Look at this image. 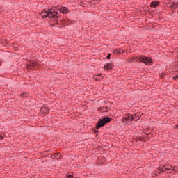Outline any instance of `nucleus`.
<instances>
[{
  "label": "nucleus",
  "instance_id": "1",
  "mask_svg": "<svg viewBox=\"0 0 178 178\" xmlns=\"http://www.w3.org/2000/svg\"><path fill=\"white\" fill-rule=\"evenodd\" d=\"M56 10H59V12H60V10H62V7H56L55 9L51 8L49 9L48 11H47V10H44L41 14L42 17H52L54 20H56V19H58L59 17V13H58Z\"/></svg>",
  "mask_w": 178,
  "mask_h": 178
},
{
  "label": "nucleus",
  "instance_id": "2",
  "mask_svg": "<svg viewBox=\"0 0 178 178\" xmlns=\"http://www.w3.org/2000/svg\"><path fill=\"white\" fill-rule=\"evenodd\" d=\"M172 165H166L163 166H159V168L156 170H154L152 173V177H156L159 175H161V173H165L166 170H171Z\"/></svg>",
  "mask_w": 178,
  "mask_h": 178
},
{
  "label": "nucleus",
  "instance_id": "3",
  "mask_svg": "<svg viewBox=\"0 0 178 178\" xmlns=\"http://www.w3.org/2000/svg\"><path fill=\"white\" fill-rule=\"evenodd\" d=\"M110 122H112V118H111V117L109 116L103 117L97 123L96 129H101V127H104L105 124L110 123Z\"/></svg>",
  "mask_w": 178,
  "mask_h": 178
},
{
  "label": "nucleus",
  "instance_id": "4",
  "mask_svg": "<svg viewBox=\"0 0 178 178\" xmlns=\"http://www.w3.org/2000/svg\"><path fill=\"white\" fill-rule=\"evenodd\" d=\"M138 59L140 60L139 62H142L147 66H151V65H152L153 60L151 57H148L147 56H141L138 58Z\"/></svg>",
  "mask_w": 178,
  "mask_h": 178
},
{
  "label": "nucleus",
  "instance_id": "5",
  "mask_svg": "<svg viewBox=\"0 0 178 178\" xmlns=\"http://www.w3.org/2000/svg\"><path fill=\"white\" fill-rule=\"evenodd\" d=\"M136 120H138V118H136L133 115H125L122 118L123 123H131V122H136Z\"/></svg>",
  "mask_w": 178,
  "mask_h": 178
},
{
  "label": "nucleus",
  "instance_id": "6",
  "mask_svg": "<svg viewBox=\"0 0 178 178\" xmlns=\"http://www.w3.org/2000/svg\"><path fill=\"white\" fill-rule=\"evenodd\" d=\"M113 66H115L113 63H108L104 66V69H105V70H112L113 69Z\"/></svg>",
  "mask_w": 178,
  "mask_h": 178
},
{
  "label": "nucleus",
  "instance_id": "7",
  "mask_svg": "<svg viewBox=\"0 0 178 178\" xmlns=\"http://www.w3.org/2000/svg\"><path fill=\"white\" fill-rule=\"evenodd\" d=\"M169 7L172 10H175V9H177L178 8V3H170Z\"/></svg>",
  "mask_w": 178,
  "mask_h": 178
},
{
  "label": "nucleus",
  "instance_id": "8",
  "mask_svg": "<svg viewBox=\"0 0 178 178\" xmlns=\"http://www.w3.org/2000/svg\"><path fill=\"white\" fill-rule=\"evenodd\" d=\"M62 156V154L60 153H58L57 154L54 153L51 154V158H55L56 159H60V157Z\"/></svg>",
  "mask_w": 178,
  "mask_h": 178
},
{
  "label": "nucleus",
  "instance_id": "9",
  "mask_svg": "<svg viewBox=\"0 0 178 178\" xmlns=\"http://www.w3.org/2000/svg\"><path fill=\"white\" fill-rule=\"evenodd\" d=\"M151 8H156L159 6V1H152L150 4Z\"/></svg>",
  "mask_w": 178,
  "mask_h": 178
},
{
  "label": "nucleus",
  "instance_id": "10",
  "mask_svg": "<svg viewBox=\"0 0 178 178\" xmlns=\"http://www.w3.org/2000/svg\"><path fill=\"white\" fill-rule=\"evenodd\" d=\"M35 67H37V63L35 61L32 62L31 64H29V67L31 69H35Z\"/></svg>",
  "mask_w": 178,
  "mask_h": 178
},
{
  "label": "nucleus",
  "instance_id": "11",
  "mask_svg": "<svg viewBox=\"0 0 178 178\" xmlns=\"http://www.w3.org/2000/svg\"><path fill=\"white\" fill-rule=\"evenodd\" d=\"M60 10L61 13H67L69 12V8H67V7H63Z\"/></svg>",
  "mask_w": 178,
  "mask_h": 178
},
{
  "label": "nucleus",
  "instance_id": "12",
  "mask_svg": "<svg viewBox=\"0 0 178 178\" xmlns=\"http://www.w3.org/2000/svg\"><path fill=\"white\" fill-rule=\"evenodd\" d=\"M29 94L28 92H22L21 93L22 98H27Z\"/></svg>",
  "mask_w": 178,
  "mask_h": 178
},
{
  "label": "nucleus",
  "instance_id": "13",
  "mask_svg": "<svg viewBox=\"0 0 178 178\" xmlns=\"http://www.w3.org/2000/svg\"><path fill=\"white\" fill-rule=\"evenodd\" d=\"M95 79L97 81H99L102 79V76L101 74H99L96 77H95Z\"/></svg>",
  "mask_w": 178,
  "mask_h": 178
},
{
  "label": "nucleus",
  "instance_id": "14",
  "mask_svg": "<svg viewBox=\"0 0 178 178\" xmlns=\"http://www.w3.org/2000/svg\"><path fill=\"white\" fill-rule=\"evenodd\" d=\"M120 52V49H116L113 51L114 55H118Z\"/></svg>",
  "mask_w": 178,
  "mask_h": 178
},
{
  "label": "nucleus",
  "instance_id": "15",
  "mask_svg": "<svg viewBox=\"0 0 178 178\" xmlns=\"http://www.w3.org/2000/svg\"><path fill=\"white\" fill-rule=\"evenodd\" d=\"M98 111H100V112H108V111L105 110V107H101L98 108Z\"/></svg>",
  "mask_w": 178,
  "mask_h": 178
},
{
  "label": "nucleus",
  "instance_id": "16",
  "mask_svg": "<svg viewBox=\"0 0 178 178\" xmlns=\"http://www.w3.org/2000/svg\"><path fill=\"white\" fill-rule=\"evenodd\" d=\"M124 50H123L122 49H120V52H118L119 55H122V54H124Z\"/></svg>",
  "mask_w": 178,
  "mask_h": 178
},
{
  "label": "nucleus",
  "instance_id": "17",
  "mask_svg": "<svg viewBox=\"0 0 178 178\" xmlns=\"http://www.w3.org/2000/svg\"><path fill=\"white\" fill-rule=\"evenodd\" d=\"M67 178H74L73 175H67Z\"/></svg>",
  "mask_w": 178,
  "mask_h": 178
},
{
  "label": "nucleus",
  "instance_id": "18",
  "mask_svg": "<svg viewBox=\"0 0 178 178\" xmlns=\"http://www.w3.org/2000/svg\"><path fill=\"white\" fill-rule=\"evenodd\" d=\"M106 59H111V53L107 54Z\"/></svg>",
  "mask_w": 178,
  "mask_h": 178
},
{
  "label": "nucleus",
  "instance_id": "19",
  "mask_svg": "<svg viewBox=\"0 0 178 178\" xmlns=\"http://www.w3.org/2000/svg\"><path fill=\"white\" fill-rule=\"evenodd\" d=\"M172 80H178V75L173 76Z\"/></svg>",
  "mask_w": 178,
  "mask_h": 178
},
{
  "label": "nucleus",
  "instance_id": "20",
  "mask_svg": "<svg viewBox=\"0 0 178 178\" xmlns=\"http://www.w3.org/2000/svg\"><path fill=\"white\" fill-rule=\"evenodd\" d=\"M4 137L2 136V134H0V140H3Z\"/></svg>",
  "mask_w": 178,
  "mask_h": 178
},
{
  "label": "nucleus",
  "instance_id": "21",
  "mask_svg": "<svg viewBox=\"0 0 178 178\" xmlns=\"http://www.w3.org/2000/svg\"><path fill=\"white\" fill-rule=\"evenodd\" d=\"M94 133H99V131L98 129H95Z\"/></svg>",
  "mask_w": 178,
  "mask_h": 178
},
{
  "label": "nucleus",
  "instance_id": "22",
  "mask_svg": "<svg viewBox=\"0 0 178 178\" xmlns=\"http://www.w3.org/2000/svg\"><path fill=\"white\" fill-rule=\"evenodd\" d=\"M108 109H109V107H108V106L104 107V111H108Z\"/></svg>",
  "mask_w": 178,
  "mask_h": 178
},
{
  "label": "nucleus",
  "instance_id": "23",
  "mask_svg": "<svg viewBox=\"0 0 178 178\" xmlns=\"http://www.w3.org/2000/svg\"><path fill=\"white\" fill-rule=\"evenodd\" d=\"M161 79H163V77H164L163 76V73L161 74Z\"/></svg>",
  "mask_w": 178,
  "mask_h": 178
},
{
  "label": "nucleus",
  "instance_id": "24",
  "mask_svg": "<svg viewBox=\"0 0 178 178\" xmlns=\"http://www.w3.org/2000/svg\"><path fill=\"white\" fill-rule=\"evenodd\" d=\"M176 170V167H173V168L172 169V170Z\"/></svg>",
  "mask_w": 178,
  "mask_h": 178
},
{
  "label": "nucleus",
  "instance_id": "25",
  "mask_svg": "<svg viewBox=\"0 0 178 178\" xmlns=\"http://www.w3.org/2000/svg\"><path fill=\"white\" fill-rule=\"evenodd\" d=\"M175 127H176L177 129H178V124H177L175 125Z\"/></svg>",
  "mask_w": 178,
  "mask_h": 178
}]
</instances>
